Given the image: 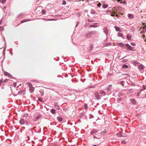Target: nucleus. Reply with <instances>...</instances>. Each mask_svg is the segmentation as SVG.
Wrapping results in <instances>:
<instances>
[{
	"mask_svg": "<svg viewBox=\"0 0 146 146\" xmlns=\"http://www.w3.org/2000/svg\"><path fill=\"white\" fill-rule=\"evenodd\" d=\"M95 31H91L90 32H86L85 33V36L88 38H90L92 36V35L96 34Z\"/></svg>",
	"mask_w": 146,
	"mask_h": 146,
	"instance_id": "1",
	"label": "nucleus"
},
{
	"mask_svg": "<svg viewBox=\"0 0 146 146\" xmlns=\"http://www.w3.org/2000/svg\"><path fill=\"white\" fill-rule=\"evenodd\" d=\"M98 131L97 130L93 129H92L90 131V134L92 135H96V133L98 132Z\"/></svg>",
	"mask_w": 146,
	"mask_h": 146,
	"instance_id": "2",
	"label": "nucleus"
},
{
	"mask_svg": "<svg viewBox=\"0 0 146 146\" xmlns=\"http://www.w3.org/2000/svg\"><path fill=\"white\" fill-rule=\"evenodd\" d=\"M4 74L5 76H7L11 78H13V76L9 73L8 72H7L4 71Z\"/></svg>",
	"mask_w": 146,
	"mask_h": 146,
	"instance_id": "3",
	"label": "nucleus"
},
{
	"mask_svg": "<svg viewBox=\"0 0 146 146\" xmlns=\"http://www.w3.org/2000/svg\"><path fill=\"white\" fill-rule=\"evenodd\" d=\"M90 13L91 15H92V16L91 17H93L95 16L96 14H97L94 10L92 9L91 10Z\"/></svg>",
	"mask_w": 146,
	"mask_h": 146,
	"instance_id": "4",
	"label": "nucleus"
},
{
	"mask_svg": "<svg viewBox=\"0 0 146 146\" xmlns=\"http://www.w3.org/2000/svg\"><path fill=\"white\" fill-rule=\"evenodd\" d=\"M98 26V24L95 23L93 24V25H89V27H96Z\"/></svg>",
	"mask_w": 146,
	"mask_h": 146,
	"instance_id": "5",
	"label": "nucleus"
},
{
	"mask_svg": "<svg viewBox=\"0 0 146 146\" xmlns=\"http://www.w3.org/2000/svg\"><path fill=\"white\" fill-rule=\"evenodd\" d=\"M41 116L42 115L40 114H39L38 115L36 116L35 118L34 119V121H36L37 120L39 119Z\"/></svg>",
	"mask_w": 146,
	"mask_h": 146,
	"instance_id": "6",
	"label": "nucleus"
},
{
	"mask_svg": "<svg viewBox=\"0 0 146 146\" xmlns=\"http://www.w3.org/2000/svg\"><path fill=\"white\" fill-rule=\"evenodd\" d=\"M95 96L97 99H98L100 98L99 94L97 92H96L95 94Z\"/></svg>",
	"mask_w": 146,
	"mask_h": 146,
	"instance_id": "7",
	"label": "nucleus"
},
{
	"mask_svg": "<svg viewBox=\"0 0 146 146\" xmlns=\"http://www.w3.org/2000/svg\"><path fill=\"white\" fill-rule=\"evenodd\" d=\"M25 121L23 119H21L19 121L20 124L23 125L25 124Z\"/></svg>",
	"mask_w": 146,
	"mask_h": 146,
	"instance_id": "8",
	"label": "nucleus"
},
{
	"mask_svg": "<svg viewBox=\"0 0 146 146\" xmlns=\"http://www.w3.org/2000/svg\"><path fill=\"white\" fill-rule=\"evenodd\" d=\"M126 47H127L128 49L129 50H131L132 49V47L129 45L128 44H126Z\"/></svg>",
	"mask_w": 146,
	"mask_h": 146,
	"instance_id": "9",
	"label": "nucleus"
},
{
	"mask_svg": "<svg viewBox=\"0 0 146 146\" xmlns=\"http://www.w3.org/2000/svg\"><path fill=\"white\" fill-rule=\"evenodd\" d=\"M57 119L60 122H61L63 119L60 116L57 117Z\"/></svg>",
	"mask_w": 146,
	"mask_h": 146,
	"instance_id": "10",
	"label": "nucleus"
},
{
	"mask_svg": "<svg viewBox=\"0 0 146 146\" xmlns=\"http://www.w3.org/2000/svg\"><path fill=\"white\" fill-rule=\"evenodd\" d=\"M50 112L52 114H54L56 113V110L54 109H51L50 110Z\"/></svg>",
	"mask_w": 146,
	"mask_h": 146,
	"instance_id": "11",
	"label": "nucleus"
},
{
	"mask_svg": "<svg viewBox=\"0 0 146 146\" xmlns=\"http://www.w3.org/2000/svg\"><path fill=\"white\" fill-rule=\"evenodd\" d=\"M128 17L129 19H131L134 18V16L132 14H128Z\"/></svg>",
	"mask_w": 146,
	"mask_h": 146,
	"instance_id": "12",
	"label": "nucleus"
},
{
	"mask_svg": "<svg viewBox=\"0 0 146 146\" xmlns=\"http://www.w3.org/2000/svg\"><path fill=\"white\" fill-rule=\"evenodd\" d=\"M25 123L27 125L29 126L32 125V123L31 122L27 121H25Z\"/></svg>",
	"mask_w": 146,
	"mask_h": 146,
	"instance_id": "13",
	"label": "nucleus"
},
{
	"mask_svg": "<svg viewBox=\"0 0 146 146\" xmlns=\"http://www.w3.org/2000/svg\"><path fill=\"white\" fill-rule=\"evenodd\" d=\"M104 32L106 33V35H107L108 32V30L107 27H104Z\"/></svg>",
	"mask_w": 146,
	"mask_h": 146,
	"instance_id": "14",
	"label": "nucleus"
},
{
	"mask_svg": "<svg viewBox=\"0 0 146 146\" xmlns=\"http://www.w3.org/2000/svg\"><path fill=\"white\" fill-rule=\"evenodd\" d=\"M115 28L116 31H119V32H120L121 31V30H120L119 28L115 26Z\"/></svg>",
	"mask_w": 146,
	"mask_h": 146,
	"instance_id": "15",
	"label": "nucleus"
},
{
	"mask_svg": "<svg viewBox=\"0 0 146 146\" xmlns=\"http://www.w3.org/2000/svg\"><path fill=\"white\" fill-rule=\"evenodd\" d=\"M89 47H90V49H89V51L90 52V51H91L92 50L94 47H93V46L92 45L90 44V45Z\"/></svg>",
	"mask_w": 146,
	"mask_h": 146,
	"instance_id": "16",
	"label": "nucleus"
},
{
	"mask_svg": "<svg viewBox=\"0 0 146 146\" xmlns=\"http://www.w3.org/2000/svg\"><path fill=\"white\" fill-rule=\"evenodd\" d=\"M98 134H99V135H98V136H96V135L95 136V135H94L93 136V138L95 139V138H96V139H99L100 138V133H99Z\"/></svg>",
	"mask_w": 146,
	"mask_h": 146,
	"instance_id": "17",
	"label": "nucleus"
},
{
	"mask_svg": "<svg viewBox=\"0 0 146 146\" xmlns=\"http://www.w3.org/2000/svg\"><path fill=\"white\" fill-rule=\"evenodd\" d=\"M138 68L139 69H141L142 70L144 68V66L142 64H140Z\"/></svg>",
	"mask_w": 146,
	"mask_h": 146,
	"instance_id": "18",
	"label": "nucleus"
},
{
	"mask_svg": "<svg viewBox=\"0 0 146 146\" xmlns=\"http://www.w3.org/2000/svg\"><path fill=\"white\" fill-rule=\"evenodd\" d=\"M31 20H28V19H24V20H22L21 21V23H24L25 22H27V21H30Z\"/></svg>",
	"mask_w": 146,
	"mask_h": 146,
	"instance_id": "19",
	"label": "nucleus"
},
{
	"mask_svg": "<svg viewBox=\"0 0 146 146\" xmlns=\"http://www.w3.org/2000/svg\"><path fill=\"white\" fill-rule=\"evenodd\" d=\"M118 45L121 47H123L124 46V44L121 43H118Z\"/></svg>",
	"mask_w": 146,
	"mask_h": 146,
	"instance_id": "20",
	"label": "nucleus"
},
{
	"mask_svg": "<svg viewBox=\"0 0 146 146\" xmlns=\"http://www.w3.org/2000/svg\"><path fill=\"white\" fill-rule=\"evenodd\" d=\"M25 92V91L23 90H21V91H20L19 92V93L18 94H20V95H24V93H23V94H22V92Z\"/></svg>",
	"mask_w": 146,
	"mask_h": 146,
	"instance_id": "21",
	"label": "nucleus"
},
{
	"mask_svg": "<svg viewBox=\"0 0 146 146\" xmlns=\"http://www.w3.org/2000/svg\"><path fill=\"white\" fill-rule=\"evenodd\" d=\"M24 15V14L23 13H22L18 15V17H17V18H18L20 17H21L22 16H23Z\"/></svg>",
	"mask_w": 146,
	"mask_h": 146,
	"instance_id": "22",
	"label": "nucleus"
},
{
	"mask_svg": "<svg viewBox=\"0 0 146 146\" xmlns=\"http://www.w3.org/2000/svg\"><path fill=\"white\" fill-rule=\"evenodd\" d=\"M38 100L39 101H40L41 102H43V99L41 97H39L38 98Z\"/></svg>",
	"mask_w": 146,
	"mask_h": 146,
	"instance_id": "23",
	"label": "nucleus"
},
{
	"mask_svg": "<svg viewBox=\"0 0 146 146\" xmlns=\"http://www.w3.org/2000/svg\"><path fill=\"white\" fill-rule=\"evenodd\" d=\"M122 67L123 68H124L125 69H127L128 68V66L126 65H123Z\"/></svg>",
	"mask_w": 146,
	"mask_h": 146,
	"instance_id": "24",
	"label": "nucleus"
},
{
	"mask_svg": "<svg viewBox=\"0 0 146 146\" xmlns=\"http://www.w3.org/2000/svg\"><path fill=\"white\" fill-rule=\"evenodd\" d=\"M108 5L107 4H103L102 5V7L104 8H106L108 7Z\"/></svg>",
	"mask_w": 146,
	"mask_h": 146,
	"instance_id": "25",
	"label": "nucleus"
},
{
	"mask_svg": "<svg viewBox=\"0 0 146 146\" xmlns=\"http://www.w3.org/2000/svg\"><path fill=\"white\" fill-rule=\"evenodd\" d=\"M28 84L29 86V87L30 88H31L32 87V84L31 83H29Z\"/></svg>",
	"mask_w": 146,
	"mask_h": 146,
	"instance_id": "26",
	"label": "nucleus"
},
{
	"mask_svg": "<svg viewBox=\"0 0 146 146\" xmlns=\"http://www.w3.org/2000/svg\"><path fill=\"white\" fill-rule=\"evenodd\" d=\"M55 107L56 108L57 110H59L60 108L59 106L57 105H55Z\"/></svg>",
	"mask_w": 146,
	"mask_h": 146,
	"instance_id": "27",
	"label": "nucleus"
},
{
	"mask_svg": "<svg viewBox=\"0 0 146 146\" xmlns=\"http://www.w3.org/2000/svg\"><path fill=\"white\" fill-rule=\"evenodd\" d=\"M6 0H0V3L3 4L6 2Z\"/></svg>",
	"mask_w": 146,
	"mask_h": 146,
	"instance_id": "28",
	"label": "nucleus"
},
{
	"mask_svg": "<svg viewBox=\"0 0 146 146\" xmlns=\"http://www.w3.org/2000/svg\"><path fill=\"white\" fill-rule=\"evenodd\" d=\"M88 21L90 22H93L94 21V20L93 19H88Z\"/></svg>",
	"mask_w": 146,
	"mask_h": 146,
	"instance_id": "29",
	"label": "nucleus"
},
{
	"mask_svg": "<svg viewBox=\"0 0 146 146\" xmlns=\"http://www.w3.org/2000/svg\"><path fill=\"white\" fill-rule=\"evenodd\" d=\"M127 39L128 40L130 39L131 38V36H129V34H127Z\"/></svg>",
	"mask_w": 146,
	"mask_h": 146,
	"instance_id": "30",
	"label": "nucleus"
},
{
	"mask_svg": "<svg viewBox=\"0 0 146 146\" xmlns=\"http://www.w3.org/2000/svg\"><path fill=\"white\" fill-rule=\"evenodd\" d=\"M101 94H102L103 96H105V93L103 91H101Z\"/></svg>",
	"mask_w": 146,
	"mask_h": 146,
	"instance_id": "31",
	"label": "nucleus"
},
{
	"mask_svg": "<svg viewBox=\"0 0 146 146\" xmlns=\"http://www.w3.org/2000/svg\"><path fill=\"white\" fill-rule=\"evenodd\" d=\"M46 10L44 9L42 11V13L43 14H45L46 13Z\"/></svg>",
	"mask_w": 146,
	"mask_h": 146,
	"instance_id": "32",
	"label": "nucleus"
},
{
	"mask_svg": "<svg viewBox=\"0 0 146 146\" xmlns=\"http://www.w3.org/2000/svg\"><path fill=\"white\" fill-rule=\"evenodd\" d=\"M120 84L123 86H124V81H122L120 82Z\"/></svg>",
	"mask_w": 146,
	"mask_h": 146,
	"instance_id": "33",
	"label": "nucleus"
},
{
	"mask_svg": "<svg viewBox=\"0 0 146 146\" xmlns=\"http://www.w3.org/2000/svg\"><path fill=\"white\" fill-rule=\"evenodd\" d=\"M131 102L133 104H135V100H131Z\"/></svg>",
	"mask_w": 146,
	"mask_h": 146,
	"instance_id": "34",
	"label": "nucleus"
},
{
	"mask_svg": "<svg viewBox=\"0 0 146 146\" xmlns=\"http://www.w3.org/2000/svg\"><path fill=\"white\" fill-rule=\"evenodd\" d=\"M84 106L85 109H86L87 108V105L86 104H85Z\"/></svg>",
	"mask_w": 146,
	"mask_h": 146,
	"instance_id": "35",
	"label": "nucleus"
},
{
	"mask_svg": "<svg viewBox=\"0 0 146 146\" xmlns=\"http://www.w3.org/2000/svg\"><path fill=\"white\" fill-rule=\"evenodd\" d=\"M66 4V2L64 0L62 3V4L64 5H65Z\"/></svg>",
	"mask_w": 146,
	"mask_h": 146,
	"instance_id": "36",
	"label": "nucleus"
},
{
	"mask_svg": "<svg viewBox=\"0 0 146 146\" xmlns=\"http://www.w3.org/2000/svg\"><path fill=\"white\" fill-rule=\"evenodd\" d=\"M29 91H30V92L32 93L34 91V90L33 89H31V88H30V89H29Z\"/></svg>",
	"mask_w": 146,
	"mask_h": 146,
	"instance_id": "37",
	"label": "nucleus"
},
{
	"mask_svg": "<svg viewBox=\"0 0 146 146\" xmlns=\"http://www.w3.org/2000/svg\"><path fill=\"white\" fill-rule=\"evenodd\" d=\"M123 35L121 33H119L118 34V36L120 37H122Z\"/></svg>",
	"mask_w": 146,
	"mask_h": 146,
	"instance_id": "38",
	"label": "nucleus"
},
{
	"mask_svg": "<svg viewBox=\"0 0 146 146\" xmlns=\"http://www.w3.org/2000/svg\"><path fill=\"white\" fill-rule=\"evenodd\" d=\"M17 86V84L16 83L14 82L13 83V86L14 87H15Z\"/></svg>",
	"mask_w": 146,
	"mask_h": 146,
	"instance_id": "39",
	"label": "nucleus"
},
{
	"mask_svg": "<svg viewBox=\"0 0 146 146\" xmlns=\"http://www.w3.org/2000/svg\"><path fill=\"white\" fill-rule=\"evenodd\" d=\"M47 21H53V20H56L55 19H50L48 20H46Z\"/></svg>",
	"mask_w": 146,
	"mask_h": 146,
	"instance_id": "40",
	"label": "nucleus"
},
{
	"mask_svg": "<svg viewBox=\"0 0 146 146\" xmlns=\"http://www.w3.org/2000/svg\"><path fill=\"white\" fill-rule=\"evenodd\" d=\"M9 80L8 79H5L3 82H5L7 81L8 80Z\"/></svg>",
	"mask_w": 146,
	"mask_h": 146,
	"instance_id": "41",
	"label": "nucleus"
},
{
	"mask_svg": "<svg viewBox=\"0 0 146 146\" xmlns=\"http://www.w3.org/2000/svg\"><path fill=\"white\" fill-rule=\"evenodd\" d=\"M131 45L132 46H135V43L132 42H131Z\"/></svg>",
	"mask_w": 146,
	"mask_h": 146,
	"instance_id": "42",
	"label": "nucleus"
},
{
	"mask_svg": "<svg viewBox=\"0 0 146 146\" xmlns=\"http://www.w3.org/2000/svg\"><path fill=\"white\" fill-rule=\"evenodd\" d=\"M5 48H4V50H3V54L4 55H5Z\"/></svg>",
	"mask_w": 146,
	"mask_h": 146,
	"instance_id": "43",
	"label": "nucleus"
},
{
	"mask_svg": "<svg viewBox=\"0 0 146 146\" xmlns=\"http://www.w3.org/2000/svg\"><path fill=\"white\" fill-rule=\"evenodd\" d=\"M79 24V22H77V24L76 25L75 27H77Z\"/></svg>",
	"mask_w": 146,
	"mask_h": 146,
	"instance_id": "44",
	"label": "nucleus"
},
{
	"mask_svg": "<svg viewBox=\"0 0 146 146\" xmlns=\"http://www.w3.org/2000/svg\"><path fill=\"white\" fill-rule=\"evenodd\" d=\"M6 6H5L2 8V9L4 10V12H5V10H4V9H6Z\"/></svg>",
	"mask_w": 146,
	"mask_h": 146,
	"instance_id": "45",
	"label": "nucleus"
},
{
	"mask_svg": "<svg viewBox=\"0 0 146 146\" xmlns=\"http://www.w3.org/2000/svg\"><path fill=\"white\" fill-rule=\"evenodd\" d=\"M61 15H56V17H61Z\"/></svg>",
	"mask_w": 146,
	"mask_h": 146,
	"instance_id": "46",
	"label": "nucleus"
},
{
	"mask_svg": "<svg viewBox=\"0 0 146 146\" xmlns=\"http://www.w3.org/2000/svg\"><path fill=\"white\" fill-rule=\"evenodd\" d=\"M106 133V131L102 132L101 133V134H105Z\"/></svg>",
	"mask_w": 146,
	"mask_h": 146,
	"instance_id": "47",
	"label": "nucleus"
},
{
	"mask_svg": "<svg viewBox=\"0 0 146 146\" xmlns=\"http://www.w3.org/2000/svg\"><path fill=\"white\" fill-rule=\"evenodd\" d=\"M122 143H123V144H125L126 143V142L125 141H122Z\"/></svg>",
	"mask_w": 146,
	"mask_h": 146,
	"instance_id": "48",
	"label": "nucleus"
},
{
	"mask_svg": "<svg viewBox=\"0 0 146 146\" xmlns=\"http://www.w3.org/2000/svg\"><path fill=\"white\" fill-rule=\"evenodd\" d=\"M127 61V60L126 59H124L123 60V62H126Z\"/></svg>",
	"mask_w": 146,
	"mask_h": 146,
	"instance_id": "49",
	"label": "nucleus"
},
{
	"mask_svg": "<svg viewBox=\"0 0 146 146\" xmlns=\"http://www.w3.org/2000/svg\"><path fill=\"white\" fill-rule=\"evenodd\" d=\"M3 27H0V29L1 30H3Z\"/></svg>",
	"mask_w": 146,
	"mask_h": 146,
	"instance_id": "50",
	"label": "nucleus"
},
{
	"mask_svg": "<svg viewBox=\"0 0 146 146\" xmlns=\"http://www.w3.org/2000/svg\"><path fill=\"white\" fill-rule=\"evenodd\" d=\"M98 6L100 7V3H99L98 4Z\"/></svg>",
	"mask_w": 146,
	"mask_h": 146,
	"instance_id": "51",
	"label": "nucleus"
},
{
	"mask_svg": "<svg viewBox=\"0 0 146 146\" xmlns=\"http://www.w3.org/2000/svg\"><path fill=\"white\" fill-rule=\"evenodd\" d=\"M143 29H145V28H146V25L145 26L143 27Z\"/></svg>",
	"mask_w": 146,
	"mask_h": 146,
	"instance_id": "52",
	"label": "nucleus"
},
{
	"mask_svg": "<svg viewBox=\"0 0 146 146\" xmlns=\"http://www.w3.org/2000/svg\"><path fill=\"white\" fill-rule=\"evenodd\" d=\"M2 19H1V20L0 21V25L1 24V21H2Z\"/></svg>",
	"mask_w": 146,
	"mask_h": 146,
	"instance_id": "53",
	"label": "nucleus"
},
{
	"mask_svg": "<svg viewBox=\"0 0 146 146\" xmlns=\"http://www.w3.org/2000/svg\"><path fill=\"white\" fill-rule=\"evenodd\" d=\"M111 86V85H110V86H109V88H108V89H109L110 88Z\"/></svg>",
	"mask_w": 146,
	"mask_h": 146,
	"instance_id": "54",
	"label": "nucleus"
},
{
	"mask_svg": "<svg viewBox=\"0 0 146 146\" xmlns=\"http://www.w3.org/2000/svg\"><path fill=\"white\" fill-rule=\"evenodd\" d=\"M98 112H99V113L100 114V110H99L98 111Z\"/></svg>",
	"mask_w": 146,
	"mask_h": 146,
	"instance_id": "55",
	"label": "nucleus"
},
{
	"mask_svg": "<svg viewBox=\"0 0 146 146\" xmlns=\"http://www.w3.org/2000/svg\"><path fill=\"white\" fill-rule=\"evenodd\" d=\"M121 0H117V1H118V2H119L120 1H121Z\"/></svg>",
	"mask_w": 146,
	"mask_h": 146,
	"instance_id": "56",
	"label": "nucleus"
},
{
	"mask_svg": "<svg viewBox=\"0 0 146 146\" xmlns=\"http://www.w3.org/2000/svg\"><path fill=\"white\" fill-rule=\"evenodd\" d=\"M93 146H96V145H94Z\"/></svg>",
	"mask_w": 146,
	"mask_h": 146,
	"instance_id": "57",
	"label": "nucleus"
},
{
	"mask_svg": "<svg viewBox=\"0 0 146 146\" xmlns=\"http://www.w3.org/2000/svg\"><path fill=\"white\" fill-rule=\"evenodd\" d=\"M43 93L42 94H41V96H43Z\"/></svg>",
	"mask_w": 146,
	"mask_h": 146,
	"instance_id": "58",
	"label": "nucleus"
},
{
	"mask_svg": "<svg viewBox=\"0 0 146 146\" xmlns=\"http://www.w3.org/2000/svg\"><path fill=\"white\" fill-rule=\"evenodd\" d=\"M142 24L143 25H144L145 24V23H143Z\"/></svg>",
	"mask_w": 146,
	"mask_h": 146,
	"instance_id": "59",
	"label": "nucleus"
},
{
	"mask_svg": "<svg viewBox=\"0 0 146 146\" xmlns=\"http://www.w3.org/2000/svg\"><path fill=\"white\" fill-rule=\"evenodd\" d=\"M114 13L115 14L116 13L115 12H114Z\"/></svg>",
	"mask_w": 146,
	"mask_h": 146,
	"instance_id": "60",
	"label": "nucleus"
},
{
	"mask_svg": "<svg viewBox=\"0 0 146 146\" xmlns=\"http://www.w3.org/2000/svg\"><path fill=\"white\" fill-rule=\"evenodd\" d=\"M143 38H144L145 36L144 35H143Z\"/></svg>",
	"mask_w": 146,
	"mask_h": 146,
	"instance_id": "61",
	"label": "nucleus"
},
{
	"mask_svg": "<svg viewBox=\"0 0 146 146\" xmlns=\"http://www.w3.org/2000/svg\"><path fill=\"white\" fill-rule=\"evenodd\" d=\"M111 15L112 16H114V15H113V14H111Z\"/></svg>",
	"mask_w": 146,
	"mask_h": 146,
	"instance_id": "62",
	"label": "nucleus"
},
{
	"mask_svg": "<svg viewBox=\"0 0 146 146\" xmlns=\"http://www.w3.org/2000/svg\"><path fill=\"white\" fill-rule=\"evenodd\" d=\"M11 54L12 55H13V53H11Z\"/></svg>",
	"mask_w": 146,
	"mask_h": 146,
	"instance_id": "63",
	"label": "nucleus"
},
{
	"mask_svg": "<svg viewBox=\"0 0 146 146\" xmlns=\"http://www.w3.org/2000/svg\"><path fill=\"white\" fill-rule=\"evenodd\" d=\"M37 133H39V132H38V131H37Z\"/></svg>",
	"mask_w": 146,
	"mask_h": 146,
	"instance_id": "64",
	"label": "nucleus"
}]
</instances>
